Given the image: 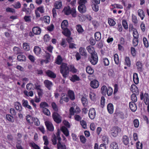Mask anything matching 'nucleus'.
Wrapping results in <instances>:
<instances>
[{"label": "nucleus", "mask_w": 149, "mask_h": 149, "mask_svg": "<svg viewBox=\"0 0 149 149\" xmlns=\"http://www.w3.org/2000/svg\"><path fill=\"white\" fill-rule=\"evenodd\" d=\"M62 3L61 1H56L54 4L55 8L56 9H60L62 6Z\"/></svg>", "instance_id": "nucleus-29"}, {"label": "nucleus", "mask_w": 149, "mask_h": 149, "mask_svg": "<svg viewBox=\"0 0 149 149\" xmlns=\"http://www.w3.org/2000/svg\"><path fill=\"white\" fill-rule=\"evenodd\" d=\"M61 130L66 137L69 135V132L68 128L65 126H63L61 127Z\"/></svg>", "instance_id": "nucleus-20"}, {"label": "nucleus", "mask_w": 149, "mask_h": 149, "mask_svg": "<svg viewBox=\"0 0 149 149\" xmlns=\"http://www.w3.org/2000/svg\"><path fill=\"white\" fill-rule=\"evenodd\" d=\"M67 95L68 97L72 100H74L75 97L74 91L72 90H69L68 91Z\"/></svg>", "instance_id": "nucleus-17"}, {"label": "nucleus", "mask_w": 149, "mask_h": 149, "mask_svg": "<svg viewBox=\"0 0 149 149\" xmlns=\"http://www.w3.org/2000/svg\"><path fill=\"white\" fill-rule=\"evenodd\" d=\"M122 142L125 145H127L129 143V138L126 135H124L122 138Z\"/></svg>", "instance_id": "nucleus-31"}, {"label": "nucleus", "mask_w": 149, "mask_h": 149, "mask_svg": "<svg viewBox=\"0 0 149 149\" xmlns=\"http://www.w3.org/2000/svg\"><path fill=\"white\" fill-rule=\"evenodd\" d=\"M139 38H133L132 40V44L133 46L135 47L137 46L139 43Z\"/></svg>", "instance_id": "nucleus-57"}, {"label": "nucleus", "mask_w": 149, "mask_h": 149, "mask_svg": "<svg viewBox=\"0 0 149 149\" xmlns=\"http://www.w3.org/2000/svg\"><path fill=\"white\" fill-rule=\"evenodd\" d=\"M6 119L10 122L13 123L14 121L13 117L10 114H6Z\"/></svg>", "instance_id": "nucleus-47"}, {"label": "nucleus", "mask_w": 149, "mask_h": 149, "mask_svg": "<svg viewBox=\"0 0 149 149\" xmlns=\"http://www.w3.org/2000/svg\"><path fill=\"white\" fill-rule=\"evenodd\" d=\"M96 111L94 108H91L88 112V116L91 120L95 118L96 116Z\"/></svg>", "instance_id": "nucleus-9"}, {"label": "nucleus", "mask_w": 149, "mask_h": 149, "mask_svg": "<svg viewBox=\"0 0 149 149\" xmlns=\"http://www.w3.org/2000/svg\"><path fill=\"white\" fill-rule=\"evenodd\" d=\"M70 79L71 81L73 82H74L76 81H79L80 80L79 77L76 74L72 75Z\"/></svg>", "instance_id": "nucleus-24"}, {"label": "nucleus", "mask_w": 149, "mask_h": 149, "mask_svg": "<svg viewBox=\"0 0 149 149\" xmlns=\"http://www.w3.org/2000/svg\"><path fill=\"white\" fill-rule=\"evenodd\" d=\"M125 65L128 67H130L131 66V63L129 57L126 56L125 58Z\"/></svg>", "instance_id": "nucleus-40"}, {"label": "nucleus", "mask_w": 149, "mask_h": 149, "mask_svg": "<svg viewBox=\"0 0 149 149\" xmlns=\"http://www.w3.org/2000/svg\"><path fill=\"white\" fill-rule=\"evenodd\" d=\"M42 111L43 113L45 115L49 116L50 115V112L49 110L45 108L42 109Z\"/></svg>", "instance_id": "nucleus-60"}, {"label": "nucleus", "mask_w": 149, "mask_h": 149, "mask_svg": "<svg viewBox=\"0 0 149 149\" xmlns=\"http://www.w3.org/2000/svg\"><path fill=\"white\" fill-rule=\"evenodd\" d=\"M143 42L144 46L146 48L149 47V43L147 39L145 37L143 38Z\"/></svg>", "instance_id": "nucleus-52"}, {"label": "nucleus", "mask_w": 149, "mask_h": 149, "mask_svg": "<svg viewBox=\"0 0 149 149\" xmlns=\"http://www.w3.org/2000/svg\"><path fill=\"white\" fill-rule=\"evenodd\" d=\"M113 89L111 87H108L106 92V95L107 94L109 96H111L113 93Z\"/></svg>", "instance_id": "nucleus-49"}, {"label": "nucleus", "mask_w": 149, "mask_h": 149, "mask_svg": "<svg viewBox=\"0 0 149 149\" xmlns=\"http://www.w3.org/2000/svg\"><path fill=\"white\" fill-rule=\"evenodd\" d=\"M121 131V129L118 127L114 126L111 128V133L113 136L115 137L117 136L118 132H120Z\"/></svg>", "instance_id": "nucleus-5"}, {"label": "nucleus", "mask_w": 149, "mask_h": 149, "mask_svg": "<svg viewBox=\"0 0 149 149\" xmlns=\"http://www.w3.org/2000/svg\"><path fill=\"white\" fill-rule=\"evenodd\" d=\"M144 96V101L145 104L146 105L149 104V98L148 94L146 93H145Z\"/></svg>", "instance_id": "nucleus-41"}, {"label": "nucleus", "mask_w": 149, "mask_h": 149, "mask_svg": "<svg viewBox=\"0 0 149 149\" xmlns=\"http://www.w3.org/2000/svg\"><path fill=\"white\" fill-rule=\"evenodd\" d=\"M70 71L73 73H76L77 72V70L75 68L73 65H70L69 66Z\"/></svg>", "instance_id": "nucleus-46"}, {"label": "nucleus", "mask_w": 149, "mask_h": 149, "mask_svg": "<svg viewBox=\"0 0 149 149\" xmlns=\"http://www.w3.org/2000/svg\"><path fill=\"white\" fill-rule=\"evenodd\" d=\"M129 107L131 110L133 112H135L137 109L136 104L135 102H130L129 103Z\"/></svg>", "instance_id": "nucleus-18"}, {"label": "nucleus", "mask_w": 149, "mask_h": 149, "mask_svg": "<svg viewBox=\"0 0 149 149\" xmlns=\"http://www.w3.org/2000/svg\"><path fill=\"white\" fill-rule=\"evenodd\" d=\"M62 96L60 98L59 101L60 103L61 104L63 103V101H64L66 102H67L69 101V98L65 95V94L64 93H62Z\"/></svg>", "instance_id": "nucleus-15"}, {"label": "nucleus", "mask_w": 149, "mask_h": 149, "mask_svg": "<svg viewBox=\"0 0 149 149\" xmlns=\"http://www.w3.org/2000/svg\"><path fill=\"white\" fill-rule=\"evenodd\" d=\"M107 90V88L105 85L103 86L101 88V91L102 94L104 95H106V92Z\"/></svg>", "instance_id": "nucleus-45"}, {"label": "nucleus", "mask_w": 149, "mask_h": 149, "mask_svg": "<svg viewBox=\"0 0 149 149\" xmlns=\"http://www.w3.org/2000/svg\"><path fill=\"white\" fill-rule=\"evenodd\" d=\"M80 123L82 127L84 129H86L87 128V124L86 121L82 120L80 121Z\"/></svg>", "instance_id": "nucleus-61"}, {"label": "nucleus", "mask_w": 149, "mask_h": 149, "mask_svg": "<svg viewBox=\"0 0 149 149\" xmlns=\"http://www.w3.org/2000/svg\"><path fill=\"white\" fill-rule=\"evenodd\" d=\"M57 149H66V146L65 145H62L61 142H58L57 144Z\"/></svg>", "instance_id": "nucleus-53"}, {"label": "nucleus", "mask_w": 149, "mask_h": 149, "mask_svg": "<svg viewBox=\"0 0 149 149\" xmlns=\"http://www.w3.org/2000/svg\"><path fill=\"white\" fill-rule=\"evenodd\" d=\"M107 109L109 113L112 114L113 112V106L111 103H109L107 105Z\"/></svg>", "instance_id": "nucleus-22"}, {"label": "nucleus", "mask_w": 149, "mask_h": 149, "mask_svg": "<svg viewBox=\"0 0 149 149\" xmlns=\"http://www.w3.org/2000/svg\"><path fill=\"white\" fill-rule=\"evenodd\" d=\"M46 75L50 78H55L56 77V74L50 70H47L45 72Z\"/></svg>", "instance_id": "nucleus-13"}, {"label": "nucleus", "mask_w": 149, "mask_h": 149, "mask_svg": "<svg viewBox=\"0 0 149 149\" xmlns=\"http://www.w3.org/2000/svg\"><path fill=\"white\" fill-rule=\"evenodd\" d=\"M44 84L45 86L49 90H51L53 86L52 82L51 81L46 79L44 81Z\"/></svg>", "instance_id": "nucleus-10"}, {"label": "nucleus", "mask_w": 149, "mask_h": 149, "mask_svg": "<svg viewBox=\"0 0 149 149\" xmlns=\"http://www.w3.org/2000/svg\"><path fill=\"white\" fill-rule=\"evenodd\" d=\"M88 60L93 65H95L98 61V57L97 53L93 54L89 56Z\"/></svg>", "instance_id": "nucleus-4"}, {"label": "nucleus", "mask_w": 149, "mask_h": 149, "mask_svg": "<svg viewBox=\"0 0 149 149\" xmlns=\"http://www.w3.org/2000/svg\"><path fill=\"white\" fill-rule=\"evenodd\" d=\"M14 107L18 111L20 112L22 110V105L20 103L18 102H15L14 104Z\"/></svg>", "instance_id": "nucleus-16"}, {"label": "nucleus", "mask_w": 149, "mask_h": 149, "mask_svg": "<svg viewBox=\"0 0 149 149\" xmlns=\"http://www.w3.org/2000/svg\"><path fill=\"white\" fill-rule=\"evenodd\" d=\"M32 30L34 34L36 35H40L41 31L40 28L37 26L33 27Z\"/></svg>", "instance_id": "nucleus-12"}, {"label": "nucleus", "mask_w": 149, "mask_h": 149, "mask_svg": "<svg viewBox=\"0 0 149 149\" xmlns=\"http://www.w3.org/2000/svg\"><path fill=\"white\" fill-rule=\"evenodd\" d=\"M133 80L134 83L136 84H138L139 82V78L138 74L135 73L133 75Z\"/></svg>", "instance_id": "nucleus-28"}, {"label": "nucleus", "mask_w": 149, "mask_h": 149, "mask_svg": "<svg viewBox=\"0 0 149 149\" xmlns=\"http://www.w3.org/2000/svg\"><path fill=\"white\" fill-rule=\"evenodd\" d=\"M68 25V22L67 20H64L61 23V27L62 29L68 28H67Z\"/></svg>", "instance_id": "nucleus-35"}, {"label": "nucleus", "mask_w": 149, "mask_h": 149, "mask_svg": "<svg viewBox=\"0 0 149 149\" xmlns=\"http://www.w3.org/2000/svg\"><path fill=\"white\" fill-rule=\"evenodd\" d=\"M33 52L36 55H38L41 53V49L39 47L36 46L34 47Z\"/></svg>", "instance_id": "nucleus-23"}, {"label": "nucleus", "mask_w": 149, "mask_h": 149, "mask_svg": "<svg viewBox=\"0 0 149 149\" xmlns=\"http://www.w3.org/2000/svg\"><path fill=\"white\" fill-rule=\"evenodd\" d=\"M87 2L86 0H78V3L79 6L78 9L79 11L81 13L85 12L86 10V8L85 4Z\"/></svg>", "instance_id": "nucleus-3"}, {"label": "nucleus", "mask_w": 149, "mask_h": 149, "mask_svg": "<svg viewBox=\"0 0 149 149\" xmlns=\"http://www.w3.org/2000/svg\"><path fill=\"white\" fill-rule=\"evenodd\" d=\"M132 20L134 25H136L137 24L138 20L136 16L133 14H132Z\"/></svg>", "instance_id": "nucleus-39"}, {"label": "nucleus", "mask_w": 149, "mask_h": 149, "mask_svg": "<svg viewBox=\"0 0 149 149\" xmlns=\"http://www.w3.org/2000/svg\"><path fill=\"white\" fill-rule=\"evenodd\" d=\"M79 53L81 55L84 56H87L86 49L84 47H80L79 49Z\"/></svg>", "instance_id": "nucleus-33"}, {"label": "nucleus", "mask_w": 149, "mask_h": 149, "mask_svg": "<svg viewBox=\"0 0 149 149\" xmlns=\"http://www.w3.org/2000/svg\"><path fill=\"white\" fill-rule=\"evenodd\" d=\"M17 136L18 138L17 140L18 142L17 143L16 147L17 149H24L21 145L22 141L20 140L19 139H20L22 137V134L20 133H18L17 134Z\"/></svg>", "instance_id": "nucleus-7"}, {"label": "nucleus", "mask_w": 149, "mask_h": 149, "mask_svg": "<svg viewBox=\"0 0 149 149\" xmlns=\"http://www.w3.org/2000/svg\"><path fill=\"white\" fill-rule=\"evenodd\" d=\"M113 59L115 64L118 65H120L121 62L119 60V57L117 54L116 53L113 55Z\"/></svg>", "instance_id": "nucleus-19"}, {"label": "nucleus", "mask_w": 149, "mask_h": 149, "mask_svg": "<svg viewBox=\"0 0 149 149\" xmlns=\"http://www.w3.org/2000/svg\"><path fill=\"white\" fill-rule=\"evenodd\" d=\"M63 59L60 55H58L55 61V63L58 65H60L63 63Z\"/></svg>", "instance_id": "nucleus-32"}, {"label": "nucleus", "mask_w": 149, "mask_h": 149, "mask_svg": "<svg viewBox=\"0 0 149 149\" xmlns=\"http://www.w3.org/2000/svg\"><path fill=\"white\" fill-rule=\"evenodd\" d=\"M86 49L88 52L91 54V55L97 53L95 51L94 47L91 45H89L86 47Z\"/></svg>", "instance_id": "nucleus-21"}, {"label": "nucleus", "mask_w": 149, "mask_h": 149, "mask_svg": "<svg viewBox=\"0 0 149 149\" xmlns=\"http://www.w3.org/2000/svg\"><path fill=\"white\" fill-rule=\"evenodd\" d=\"M80 141L83 144L85 143L87 139L86 137L83 135H81L79 136Z\"/></svg>", "instance_id": "nucleus-58"}, {"label": "nucleus", "mask_w": 149, "mask_h": 149, "mask_svg": "<svg viewBox=\"0 0 149 149\" xmlns=\"http://www.w3.org/2000/svg\"><path fill=\"white\" fill-rule=\"evenodd\" d=\"M108 23L110 26H113L116 24V22L113 19L111 18L108 19Z\"/></svg>", "instance_id": "nucleus-48"}, {"label": "nucleus", "mask_w": 149, "mask_h": 149, "mask_svg": "<svg viewBox=\"0 0 149 149\" xmlns=\"http://www.w3.org/2000/svg\"><path fill=\"white\" fill-rule=\"evenodd\" d=\"M130 90L132 92L135 93L136 94H138L139 91L136 86L134 84L131 85L130 87Z\"/></svg>", "instance_id": "nucleus-27"}, {"label": "nucleus", "mask_w": 149, "mask_h": 149, "mask_svg": "<svg viewBox=\"0 0 149 149\" xmlns=\"http://www.w3.org/2000/svg\"><path fill=\"white\" fill-rule=\"evenodd\" d=\"M62 33L66 37H70L71 35V32L68 28L63 29Z\"/></svg>", "instance_id": "nucleus-30"}, {"label": "nucleus", "mask_w": 149, "mask_h": 149, "mask_svg": "<svg viewBox=\"0 0 149 149\" xmlns=\"http://www.w3.org/2000/svg\"><path fill=\"white\" fill-rule=\"evenodd\" d=\"M86 71L87 73L90 74H92L94 72L93 69L89 66H88L86 67Z\"/></svg>", "instance_id": "nucleus-42"}, {"label": "nucleus", "mask_w": 149, "mask_h": 149, "mask_svg": "<svg viewBox=\"0 0 149 149\" xmlns=\"http://www.w3.org/2000/svg\"><path fill=\"white\" fill-rule=\"evenodd\" d=\"M110 148L111 149H118L117 143L115 141L112 142L110 144Z\"/></svg>", "instance_id": "nucleus-34"}, {"label": "nucleus", "mask_w": 149, "mask_h": 149, "mask_svg": "<svg viewBox=\"0 0 149 149\" xmlns=\"http://www.w3.org/2000/svg\"><path fill=\"white\" fill-rule=\"evenodd\" d=\"M43 20L47 24H49L50 21V17L48 16H44L43 17Z\"/></svg>", "instance_id": "nucleus-51"}, {"label": "nucleus", "mask_w": 149, "mask_h": 149, "mask_svg": "<svg viewBox=\"0 0 149 149\" xmlns=\"http://www.w3.org/2000/svg\"><path fill=\"white\" fill-rule=\"evenodd\" d=\"M45 123L47 130L50 132L54 131V127L51 122L49 121H46Z\"/></svg>", "instance_id": "nucleus-8"}, {"label": "nucleus", "mask_w": 149, "mask_h": 149, "mask_svg": "<svg viewBox=\"0 0 149 149\" xmlns=\"http://www.w3.org/2000/svg\"><path fill=\"white\" fill-rule=\"evenodd\" d=\"M137 69L139 72H141L143 71V65L141 62L138 61L136 63Z\"/></svg>", "instance_id": "nucleus-14"}, {"label": "nucleus", "mask_w": 149, "mask_h": 149, "mask_svg": "<svg viewBox=\"0 0 149 149\" xmlns=\"http://www.w3.org/2000/svg\"><path fill=\"white\" fill-rule=\"evenodd\" d=\"M102 140L105 143H106L108 144L109 142V138L108 137L105 135H103L102 137Z\"/></svg>", "instance_id": "nucleus-63"}, {"label": "nucleus", "mask_w": 149, "mask_h": 149, "mask_svg": "<svg viewBox=\"0 0 149 149\" xmlns=\"http://www.w3.org/2000/svg\"><path fill=\"white\" fill-rule=\"evenodd\" d=\"M23 49L26 51H28L30 49V47L28 43H24L23 44Z\"/></svg>", "instance_id": "nucleus-56"}, {"label": "nucleus", "mask_w": 149, "mask_h": 149, "mask_svg": "<svg viewBox=\"0 0 149 149\" xmlns=\"http://www.w3.org/2000/svg\"><path fill=\"white\" fill-rule=\"evenodd\" d=\"M51 106L53 109L54 111L56 112H57L58 111V107L55 102H52Z\"/></svg>", "instance_id": "nucleus-50"}, {"label": "nucleus", "mask_w": 149, "mask_h": 149, "mask_svg": "<svg viewBox=\"0 0 149 149\" xmlns=\"http://www.w3.org/2000/svg\"><path fill=\"white\" fill-rule=\"evenodd\" d=\"M49 106V105L48 103L45 102H41L40 104V107L42 109L46 108V107H48Z\"/></svg>", "instance_id": "nucleus-44"}, {"label": "nucleus", "mask_w": 149, "mask_h": 149, "mask_svg": "<svg viewBox=\"0 0 149 149\" xmlns=\"http://www.w3.org/2000/svg\"><path fill=\"white\" fill-rule=\"evenodd\" d=\"M17 59L19 61H24L26 60L25 56L22 54H20L18 55L17 57Z\"/></svg>", "instance_id": "nucleus-37"}, {"label": "nucleus", "mask_w": 149, "mask_h": 149, "mask_svg": "<svg viewBox=\"0 0 149 149\" xmlns=\"http://www.w3.org/2000/svg\"><path fill=\"white\" fill-rule=\"evenodd\" d=\"M33 118L30 115H28L26 116V119L27 121L29 123H32V120H33Z\"/></svg>", "instance_id": "nucleus-59"}, {"label": "nucleus", "mask_w": 149, "mask_h": 149, "mask_svg": "<svg viewBox=\"0 0 149 149\" xmlns=\"http://www.w3.org/2000/svg\"><path fill=\"white\" fill-rule=\"evenodd\" d=\"M99 84L98 81L94 79L91 81L90 86L93 88H97L99 86Z\"/></svg>", "instance_id": "nucleus-11"}, {"label": "nucleus", "mask_w": 149, "mask_h": 149, "mask_svg": "<svg viewBox=\"0 0 149 149\" xmlns=\"http://www.w3.org/2000/svg\"><path fill=\"white\" fill-rule=\"evenodd\" d=\"M81 101L82 104L84 107H85L88 106V101L86 98L84 97H82Z\"/></svg>", "instance_id": "nucleus-38"}, {"label": "nucleus", "mask_w": 149, "mask_h": 149, "mask_svg": "<svg viewBox=\"0 0 149 149\" xmlns=\"http://www.w3.org/2000/svg\"><path fill=\"white\" fill-rule=\"evenodd\" d=\"M62 11L66 15L71 14L73 17H76L77 16V11L75 8L74 7L71 8L69 6H65Z\"/></svg>", "instance_id": "nucleus-1"}, {"label": "nucleus", "mask_w": 149, "mask_h": 149, "mask_svg": "<svg viewBox=\"0 0 149 149\" xmlns=\"http://www.w3.org/2000/svg\"><path fill=\"white\" fill-rule=\"evenodd\" d=\"M52 117L54 121L57 123H59L61 122V116L57 112H54L52 114Z\"/></svg>", "instance_id": "nucleus-6"}, {"label": "nucleus", "mask_w": 149, "mask_h": 149, "mask_svg": "<svg viewBox=\"0 0 149 149\" xmlns=\"http://www.w3.org/2000/svg\"><path fill=\"white\" fill-rule=\"evenodd\" d=\"M93 9L95 11L97 12L99 10V7L97 4L94 3L92 5Z\"/></svg>", "instance_id": "nucleus-62"}, {"label": "nucleus", "mask_w": 149, "mask_h": 149, "mask_svg": "<svg viewBox=\"0 0 149 149\" xmlns=\"http://www.w3.org/2000/svg\"><path fill=\"white\" fill-rule=\"evenodd\" d=\"M60 71L63 77L66 78L70 72L69 67L65 63H62L60 66Z\"/></svg>", "instance_id": "nucleus-2"}, {"label": "nucleus", "mask_w": 149, "mask_h": 149, "mask_svg": "<svg viewBox=\"0 0 149 149\" xmlns=\"http://www.w3.org/2000/svg\"><path fill=\"white\" fill-rule=\"evenodd\" d=\"M76 29L78 32L79 33H82L84 31V29L80 24L77 25L76 26Z\"/></svg>", "instance_id": "nucleus-36"}, {"label": "nucleus", "mask_w": 149, "mask_h": 149, "mask_svg": "<svg viewBox=\"0 0 149 149\" xmlns=\"http://www.w3.org/2000/svg\"><path fill=\"white\" fill-rule=\"evenodd\" d=\"M132 34L133 38H139V35L136 30H135V31H134Z\"/></svg>", "instance_id": "nucleus-64"}, {"label": "nucleus", "mask_w": 149, "mask_h": 149, "mask_svg": "<svg viewBox=\"0 0 149 149\" xmlns=\"http://www.w3.org/2000/svg\"><path fill=\"white\" fill-rule=\"evenodd\" d=\"M94 37L95 40L97 41H99L101 38V34L100 32L99 31L96 32L94 34Z\"/></svg>", "instance_id": "nucleus-26"}, {"label": "nucleus", "mask_w": 149, "mask_h": 149, "mask_svg": "<svg viewBox=\"0 0 149 149\" xmlns=\"http://www.w3.org/2000/svg\"><path fill=\"white\" fill-rule=\"evenodd\" d=\"M135 93H134L131 96V99L132 102H136L137 100V98Z\"/></svg>", "instance_id": "nucleus-55"}, {"label": "nucleus", "mask_w": 149, "mask_h": 149, "mask_svg": "<svg viewBox=\"0 0 149 149\" xmlns=\"http://www.w3.org/2000/svg\"><path fill=\"white\" fill-rule=\"evenodd\" d=\"M102 61L104 66H108L109 65V61L107 58L106 57L103 58Z\"/></svg>", "instance_id": "nucleus-43"}, {"label": "nucleus", "mask_w": 149, "mask_h": 149, "mask_svg": "<svg viewBox=\"0 0 149 149\" xmlns=\"http://www.w3.org/2000/svg\"><path fill=\"white\" fill-rule=\"evenodd\" d=\"M137 13L138 15L141 19L143 20L145 17V13L143 11L142 9H139L138 10Z\"/></svg>", "instance_id": "nucleus-25"}, {"label": "nucleus", "mask_w": 149, "mask_h": 149, "mask_svg": "<svg viewBox=\"0 0 149 149\" xmlns=\"http://www.w3.org/2000/svg\"><path fill=\"white\" fill-rule=\"evenodd\" d=\"M122 24L124 29L125 30H127L128 29V27L126 20L125 19L123 20L122 21Z\"/></svg>", "instance_id": "nucleus-54"}]
</instances>
